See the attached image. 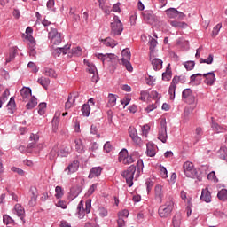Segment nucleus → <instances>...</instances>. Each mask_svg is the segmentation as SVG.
Returning a JSON list of instances; mask_svg holds the SVG:
<instances>
[{"instance_id": "obj_1", "label": "nucleus", "mask_w": 227, "mask_h": 227, "mask_svg": "<svg viewBox=\"0 0 227 227\" xmlns=\"http://www.w3.org/2000/svg\"><path fill=\"white\" fill-rule=\"evenodd\" d=\"M144 168L145 164L143 163V160H138L137 166L131 165L127 168V170H124L121 173V176L125 178L129 187H132L134 185V175L135 178H139Z\"/></svg>"}, {"instance_id": "obj_2", "label": "nucleus", "mask_w": 227, "mask_h": 227, "mask_svg": "<svg viewBox=\"0 0 227 227\" xmlns=\"http://www.w3.org/2000/svg\"><path fill=\"white\" fill-rule=\"evenodd\" d=\"M173 208H175V202H173V200L169 199L165 202V204L159 207L158 214L160 217L166 219L171 215Z\"/></svg>"}, {"instance_id": "obj_3", "label": "nucleus", "mask_w": 227, "mask_h": 227, "mask_svg": "<svg viewBox=\"0 0 227 227\" xmlns=\"http://www.w3.org/2000/svg\"><path fill=\"white\" fill-rule=\"evenodd\" d=\"M186 82H187V77H185V75L174 76L168 89V95H170V100H175L176 85L180 84V82L181 84H185Z\"/></svg>"}, {"instance_id": "obj_4", "label": "nucleus", "mask_w": 227, "mask_h": 227, "mask_svg": "<svg viewBox=\"0 0 227 227\" xmlns=\"http://www.w3.org/2000/svg\"><path fill=\"white\" fill-rule=\"evenodd\" d=\"M111 36H120L123 33V23L120 20L118 16H114L111 22Z\"/></svg>"}, {"instance_id": "obj_5", "label": "nucleus", "mask_w": 227, "mask_h": 227, "mask_svg": "<svg viewBox=\"0 0 227 227\" xmlns=\"http://www.w3.org/2000/svg\"><path fill=\"white\" fill-rule=\"evenodd\" d=\"M130 50L129 48L122 50V58L120 60V65H123L128 72H132V70H134V68L132 67V64H130Z\"/></svg>"}, {"instance_id": "obj_6", "label": "nucleus", "mask_w": 227, "mask_h": 227, "mask_svg": "<svg viewBox=\"0 0 227 227\" xmlns=\"http://www.w3.org/2000/svg\"><path fill=\"white\" fill-rule=\"evenodd\" d=\"M183 169L185 176L188 178H196L198 172H196V168H194V164H192V162H184L183 165Z\"/></svg>"}, {"instance_id": "obj_7", "label": "nucleus", "mask_w": 227, "mask_h": 227, "mask_svg": "<svg viewBox=\"0 0 227 227\" xmlns=\"http://www.w3.org/2000/svg\"><path fill=\"white\" fill-rule=\"evenodd\" d=\"M48 38L51 40V43H53V45H59L61 42L63 41V37H61V33L58 32V29L51 28V31L48 34Z\"/></svg>"}, {"instance_id": "obj_8", "label": "nucleus", "mask_w": 227, "mask_h": 227, "mask_svg": "<svg viewBox=\"0 0 227 227\" xmlns=\"http://www.w3.org/2000/svg\"><path fill=\"white\" fill-rule=\"evenodd\" d=\"M182 98L186 104H198L196 96L192 93L191 89H184L182 93Z\"/></svg>"}, {"instance_id": "obj_9", "label": "nucleus", "mask_w": 227, "mask_h": 227, "mask_svg": "<svg viewBox=\"0 0 227 227\" xmlns=\"http://www.w3.org/2000/svg\"><path fill=\"white\" fill-rule=\"evenodd\" d=\"M165 13L168 19H179V20H184V19H185V13L176 8H168L165 11Z\"/></svg>"}, {"instance_id": "obj_10", "label": "nucleus", "mask_w": 227, "mask_h": 227, "mask_svg": "<svg viewBox=\"0 0 227 227\" xmlns=\"http://www.w3.org/2000/svg\"><path fill=\"white\" fill-rule=\"evenodd\" d=\"M84 64L87 65L88 72L92 74L91 81L92 82H98V72L97 71V67L90 63L89 60L84 59Z\"/></svg>"}, {"instance_id": "obj_11", "label": "nucleus", "mask_w": 227, "mask_h": 227, "mask_svg": "<svg viewBox=\"0 0 227 227\" xmlns=\"http://www.w3.org/2000/svg\"><path fill=\"white\" fill-rule=\"evenodd\" d=\"M158 139L161 143H166V141H168V129L166 126V121H161L160 122V129L159 130Z\"/></svg>"}, {"instance_id": "obj_12", "label": "nucleus", "mask_w": 227, "mask_h": 227, "mask_svg": "<svg viewBox=\"0 0 227 227\" xmlns=\"http://www.w3.org/2000/svg\"><path fill=\"white\" fill-rule=\"evenodd\" d=\"M129 135L131 137L133 143L137 145V146H141L143 145V140L139 136H137V129L134 127L129 128Z\"/></svg>"}, {"instance_id": "obj_13", "label": "nucleus", "mask_w": 227, "mask_h": 227, "mask_svg": "<svg viewBox=\"0 0 227 227\" xmlns=\"http://www.w3.org/2000/svg\"><path fill=\"white\" fill-rule=\"evenodd\" d=\"M96 57H98V59H101L103 63H105L106 61H111L112 63H114V61H118V57L113 53H98L96 54Z\"/></svg>"}, {"instance_id": "obj_14", "label": "nucleus", "mask_w": 227, "mask_h": 227, "mask_svg": "<svg viewBox=\"0 0 227 227\" xmlns=\"http://www.w3.org/2000/svg\"><path fill=\"white\" fill-rule=\"evenodd\" d=\"M164 198V191H162V185L158 184L154 188V200L158 203H162Z\"/></svg>"}, {"instance_id": "obj_15", "label": "nucleus", "mask_w": 227, "mask_h": 227, "mask_svg": "<svg viewBox=\"0 0 227 227\" xmlns=\"http://www.w3.org/2000/svg\"><path fill=\"white\" fill-rule=\"evenodd\" d=\"M205 78V84L207 86H213L214 82H215V74L214 72H209L202 74Z\"/></svg>"}, {"instance_id": "obj_16", "label": "nucleus", "mask_w": 227, "mask_h": 227, "mask_svg": "<svg viewBox=\"0 0 227 227\" xmlns=\"http://www.w3.org/2000/svg\"><path fill=\"white\" fill-rule=\"evenodd\" d=\"M145 22L147 24H153L156 20L155 14L152 11H145L143 12Z\"/></svg>"}, {"instance_id": "obj_17", "label": "nucleus", "mask_w": 227, "mask_h": 227, "mask_svg": "<svg viewBox=\"0 0 227 227\" xmlns=\"http://www.w3.org/2000/svg\"><path fill=\"white\" fill-rule=\"evenodd\" d=\"M78 170H79V161L74 160L71 164H69L65 168V173H67V175H72V173H75Z\"/></svg>"}, {"instance_id": "obj_18", "label": "nucleus", "mask_w": 227, "mask_h": 227, "mask_svg": "<svg viewBox=\"0 0 227 227\" xmlns=\"http://www.w3.org/2000/svg\"><path fill=\"white\" fill-rule=\"evenodd\" d=\"M38 199V190L35 187L30 188V200L28 204L30 207H35L36 205V200Z\"/></svg>"}, {"instance_id": "obj_19", "label": "nucleus", "mask_w": 227, "mask_h": 227, "mask_svg": "<svg viewBox=\"0 0 227 227\" xmlns=\"http://www.w3.org/2000/svg\"><path fill=\"white\" fill-rule=\"evenodd\" d=\"M200 200L201 201H205V203H210L212 201V193H210L208 188L202 189Z\"/></svg>"}, {"instance_id": "obj_20", "label": "nucleus", "mask_w": 227, "mask_h": 227, "mask_svg": "<svg viewBox=\"0 0 227 227\" xmlns=\"http://www.w3.org/2000/svg\"><path fill=\"white\" fill-rule=\"evenodd\" d=\"M68 51H70V44H67L64 47L57 48L52 51L53 56L59 57L61 54H67Z\"/></svg>"}, {"instance_id": "obj_21", "label": "nucleus", "mask_w": 227, "mask_h": 227, "mask_svg": "<svg viewBox=\"0 0 227 227\" xmlns=\"http://www.w3.org/2000/svg\"><path fill=\"white\" fill-rule=\"evenodd\" d=\"M20 93L22 97L23 102H27L31 98V89L29 87H24L20 90Z\"/></svg>"}, {"instance_id": "obj_22", "label": "nucleus", "mask_w": 227, "mask_h": 227, "mask_svg": "<svg viewBox=\"0 0 227 227\" xmlns=\"http://www.w3.org/2000/svg\"><path fill=\"white\" fill-rule=\"evenodd\" d=\"M82 192V186L79 184H74L70 189L69 194L72 198H77V196H79V194H81Z\"/></svg>"}, {"instance_id": "obj_23", "label": "nucleus", "mask_w": 227, "mask_h": 227, "mask_svg": "<svg viewBox=\"0 0 227 227\" xmlns=\"http://www.w3.org/2000/svg\"><path fill=\"white\" fill-rule=\"evenodd\" d=\"M198 103H188V106L184 108V119L187 120L189 118V114L194 111L195 107H197Z\"/></svg>"}, {"instance_id": "obj_24", "label": "nucleus", "mask_w": 227, "mask_h": 227, "mask_svg": "<svg viewBox=\"0 0 227 227\" xmlns=\"http://www.w3.org/2000/svg\"><path fill=\"white\" fill-rule=\"evenodd\" d=\"M147 150H146V154L148 157H155V154L157 153L156 148L157 146L154 144L148 143L146 145Z\"/></svg>"}, {"instance_id": "obj_25", "label": "nucleus", "mask_w": 227, "mask_h": 227, "mask_svg": "<svg viewBox=\"0 0 227 227\" xmlns=\"http://www.w3.org/2000/svg\"><path fill=\"white\" fill-rule=\"evenodd\" d=\"M151 63L153 65V70H160L162 69V59H152V55H151Z\"/></svg>"}, {"instance_id": "obj_26", "label": "nucleus", "mask_w": 227, "mask_h": 227, "mask_svg": "<svg viewBox=\"0 0 227 227\" xmlns=\"http://www.w3.org/2000/svg\"><path fill=\"white\" fill-rule=\"evenodd\" d=\"M100 175H102V168L95 167L90 169L89 178H95L97 176H100Z\"/></svg>"}, {"instance_id": "obj_27", "label": "nucleus", "mask_w": 227, "mask_h": 227, "mask_svg": "<svg viewBox=\"0 0 227 227\" xmlns=\"http://www.w3.org/2000/svg\"><path fill=\"white\" fill-rule=\"evenodd\" d=\"M211 129L216 132V134H221L226 132V128L224 126L219 125L217 122L212 121Z\"/></svg>"}, {"instance_id": "obj_28", "label": "nucleus", "mask_w": 227, "mask_h": 227, "mask_svg": "<svg viewBox=\"0 0 227 227\" xmlns=\"http://www.w3.org/2000/svg\"><path fill=\"white\" fill-rule=\"evenodd\" d=\"M170 25L172 27H176V29H185V27H187V23L184 21H170Z\"/></svg>"}, {"instance_id": "obj_29", "label": "nucleus", "mask_w": 227, "mask_h": 227, "mask_svg": "<svg viewBox=\"0 0 227 227\" xmlns=\"http://www.w3.org/2000/svg\"><path fill=\"white\" fill-rule=\"evenodd\" d=\"M103 43L106 47H111L112 49H114V47H116V45H118V42H116L114 39H113L111 37H107L106 39H105L103 41Z\"/></svg>"}, {"instance_id": "obj_30", "label": "nucleus", "mask_w": 227, "mask_h": 227, "mask_svg": "<svg viewBox=\"0 0 227 227\" xmlns=\"http://www.w3.org/2000/svg\"><path fill=\"white\" fill-rule=\"evenodd\" d=\"M14 214L18 215V217H22L24 214H26V211L24 210V207L20 204H16L14 206Z\"/></svg>"}, {"instance_id": "obj_31", "label": "nucleus", "mask_w": 227, "mask_h": 227, "mask_svg": "<svg viewBox=\"0 0 227 227\" xmlns=\"http://www.w3.org/2000/svg\"><path fill=\"white\" fill-rule=\"evenodd\" d=\"M171 67L170 64H168L167 66L166 72H164L162 74V80L163 81H171L172 73H171V67Z\"/></svg>"}, {"instance_id": "obj_32", "label": "nucleus", "mask_w": 227, "mask_h": 227, "mask_svg": "<svg viewBox=\"0 0 227 227\" xmlns=\"http://www.w3.org/2000/svg\"><path fill=\"white\" fill-rule=\"evenodd\" d=\"M172 224L173 227H180V224H182V215H175L172 219Z\"/></svg>"}, {"instance_id": "obj_33", "label": "nucleus", "mask_w": 227, "mask_h": 227, "mask_svg": "<svg viewBox=\"0 0 227 227\" xmlns=\"http://www.w3.org/2000/svg\"><path fill=\"white\" fill-rule=\"evenodd\" d=\"M75 143V150L78 153H84V145L82 144V140L76 139Z\"/></svg>"}, {"instance_id": "obj_34", "label": "nucleus", "mask_w": 227, "mask_h": 227, "mask_svg": "<svg viewBox=\"0 0 227 227\" xmlns=\"http://www.w3.org/2000/svg\"><path fill=\"white\" fill-rule=\"evenodd\" d=\"M37 82L43 86V88L47 89L51 84V80L49 78L41 77L37 80Z\"/></svg>"}, {"instance_id": "obj_35", "label": "nucleus", "mask_w": 227, "mask_h": 227, "mask_svg": "<svg viewBox=\"0 0 227 227\" xmlns=\"http://www.w3.org/2000/svg\"><path fill=\"white\" fill-rule=\"evenodd\" d=\"M44 75H46V77H51L52 79H56V77H58V74H56L54 69L47 67L44 69Z\"/></svg>"}, {"instance_id": "obj_36", "label": "nucleus", "mask_w": 227, "mask_h": 227, "mask_svg": "<svg viewBox=\"0 0 227 227\" xmlns=\"http://www.w3.org/2000/svg\"><path fill=\"white\" fill-rule=\"evenodd\" d=\"M75 103V98H72V94L68 96L67 101L65 104V109H71L72 106Z\"/></svg>"}, {"instance_id": "obj_37", "label": "nucleus", "mask_w": 227, "mask_h": 227, "mask_svg": "<svg viewBox=\"0 0 227 227\" xmlns=\"http://www.w3.org/2000/svg\"><path fill=\"white\" fill-rule=\"evenodd\" d=\"M108 107H114L116 106V95L109 94L108 95Z\"/></svg>"}, {"instance_id": "obj_38", "label": "nucleus", "mask_w": 227, "mask_h": 227, "mask_svg": "<svg viewBox=\"0 0 227 227\" xmlns=\"http://www.w3.org/2000/svg\"><path fill=\"white\" fill-rule=\"evenodd\" d=\"M149 44L150 59H152V54H153V51H155V47H157V40H155L154 38H151V40L149 41Z\"/></svg>"}, {"instance_id": "obj_39", "label": "nucleus", "mask_w": 227, "mask_h": 227, "mask_svg": "<svg viewBox=\"0 0 227 227\" xmlns=\"http://www.w3.org/2000/svg\"><path fill=\"white\" fill-rule=\"evenodd\" d=\"M217 198L221 201H226V200H227V190L226 189H222L221 191H219L218 194H217Z\"/></svg>"}, {"instance_id": "obj_40", "label": "nucleus", "mask_w": 227, "mask_h": 227, "mask_svg": "<svg viewBox=\"0 0 227 227\" xmlns=\"http://www.w3.org/2000/svg\"><path fill=\"white\" fill-rule=\"evenodd\" d=\"M59 156V148L58 146H54L51 151L50 152V159H56V157Z\"/></svg>"}, {"instance_id": "obj_41", "label": "nucleus", "mask_w": 227, "mask_h": 227, "mask_svg": "<svg viewBox=\"0 0 227 227\" xmlns=\"http://www.w3.org/2000/svg\"><path fill=\"white\" fill-rule=\"evenodd\" d=\"M37 104L36 98L32 97L30 101L26 105V107L27 109H34V107H36Z\"/></svg>"}, {"instance_id": "obj_42", "label": "nucleus", "mask_w": 227, "mask_h": 227, "mask_svg": "<svg viewBox=\"0 0 227 227\" xmlns=\"http://www.w3.org/2000/svg\"><path fill=\"white\" fill-rule=\"evenodd\" d=\"M82 113L83 116H90V114L91 113V107H90L89 104H84L82 106Z\"/></svg>"}, {"instance_id": "obj_43", "label": "nucleus", "mask_w": 227, "mask_h": 227, "mask_svg": "<svg viewBox=\"0 0 227 227\" xmlns=\"http://www.w3.org/2000/svg\"><path fill=\"white\" fill-rule=\"evenodd\" d=\"M128 155H129V151H127V149H122L119 153V162H124Z\"/></svg>"}, {"instance_id": "obj_44", "label": "nucleus", "mask_w": 227, "mask_h": 227, "mask_svg": "<svg viewBox=\"0 0 227 227\" xmlns=\"http://www.w3.org/2000/svg\"><path fill=\"white\" fill-rule=\"evenodd\" d=\"M221 27H223V24L218 23L215 27H214L213 31L211 33L212 38H215L217 35H219V31H221Z\"/></svg>"}, {"instance_id": "obj_45", "label": "nucleus", "mask_w": 227, "mask_h": 227, "mask_svg": "<svg viewBox=\"0 0 227 227\" xmlns=\"http://www.w3.org/2000/svg\"><path fill=\"white\" fill-rule=\"evenodd\" d=\"M200 63H207V65H212V63H214V55L210 54L207 59H200Z\"/></svg>"}, {"instance_id": "obj_46", "label": "nucleus", "mask_w": 227, "mask_h": 227, "mask_svg": "<svg viewBox=\"0 0 227 227\" xmlns=\"http://www.w3.org/2000/svg\"><path fill=\"white\" fill-rule=\"evenodd\" d=\"M77 209H78V214L80 215L79 216L80 219H82V217H84V204L82 203V201H81L78 204Z\"/></svg>"}, {"instance_id": "obj_47", "label": "nucleus", "mask_w": 227, "mask_h": 227, "mask_svg": "<svg viewBox=\"0 0 227 227\" xmlns=\"http://www.w3.org/2000/svg\"><path fill=\"white\" fill-rule=\"evenodd\" d=\"M55 197L57 198V200H59V198L63 197V188H61V186H57L55 188Z\"/></svg>"}, {"instance_id": "obj_48", "label": "nucleus", "mask_w": 227, "mask_h": 227, "mask_svg": "<svg viewBox=\"0 0 227 227\" xmlns=\"http://www.w3.org/2000/svg\"><path fill=\"white\" fill-rule=\"evenodd\" d=\"M220 159H222V160H226L227 162V148L226 147H223L220 149Z\"/></svg>"}, {"instance_id": "obj_49", "label": "nucleus", "mask_w": 227, "mask_h": 227, "mask_svg": "<svg viewBox=\"0 0 227 227\" xmlns=\"http://www.w3.org/2000/svg\"><path fill=\"white\" fill-rule=\"evenodd\" d=\"M38 107H39L38 114L41 116H43V114H45V107H47V104L46 103H41V104H39Z\"/></svg>"}, {"instance_id": "obj_50", "label": "nucleus", "mask_w": 227, "mask_h": 227, "mask_svg": "<svg viewBox=\"0 0 227 227\" xmlns=\"http://www.w3.org/2000/svg\"><path fill=\"white\" fill-rule=\"evenodd\" d=\"M26 40H27V42H29V47H35V45H36V43H35V37H33V35H31V34H27L26 36Z\"/></svg>"}, {"instance_id": "obj_51", "label": "nucleus", "mask_w": 227, "mask_h": 227, "mask_svg": "<svg viewBox=\"0 0 227 227\" xmlns=\"http://www.w3.org/2000/svg\"><path fill=\"white\" fill-rule=\"evenodd\" d=\"M207 180H211V182H219V179H217V176H215V172L212 171L207 175Z\"/></svg>"}, {"instance_id": "obj_52", "label": "nucleus", "mask_w": 227, "mask_h": 227, "mask_svg": "<svg viewBox=\"0 0 227 227\" xmlns=\"http://www.w3.org/2000/svg\"><path fill=\"white\" fill-rule=\"evenodd\" d=\"M196 63L194 61H187L184 63L186 70H193Z\"/></svg>"}, {"instance_id": "obj_53", "label": "nucleus", "mask_w": 227, "mask_h": 227, "mask_svg": "<svg viewBox=\"0 0 227 227\" xmlns=\"http://www.w3.org/2000/svg\"><path fill=\"white\" fill-rule=\"evenodd\" d=\"M72 52L74 56H82V49L81 47L73 48Z\"/></svg>"}, {"instance_id": "obj_54", "label": "nucleus", "mask_w": 227, "mask_h": 227, "mask_svg": "<svg viewBox=\"0 0 227 227\" xmlns=\"http://www.w3.org/2000/svg\"><path fill=\"white\" fill-rule=\"evenodd\" d=\"M58 125H59V118L54 117L52 120V129L54 132L58 130Z\"/></svg>"}, {"instance_id": "obj_55", "label": "nucleus", "mask_w": 227, "mask_h": 227, "mask_svg": "<svg viewBox=\"0 0 227 227\" xmlns=\"http://www.w3.org/2000/svg\"><path fill=\"white\" fill-rule=\"evenodd\" d=\"M118 217H120L121 219H127V217H129V210L124 209L119 212Z\"/></svg>"}, {"instance_id": "obj_56", "label": "nucleus", "mask_w": 227, "mask_h": 227, "mask_svg": "<svg viewBox=\"0 0 227 227\" xmlns=\"http://www.w3.org/2000/svg\"><path fill=\"white\" fill-rule=\"evenodd\" d=\"M3 221L4 224H12V223H13V219L8 215H4Z\"/></svg>"}, {"instance_id": "obj_57", "label": "nucleus", "mask_w": 227, "mask_h": 227, "mask_svg": "<svg viewBox=\"0 0 227 227\" xmlns=\"http://www.w3.org/2000/svg\"><path fill=\"white\" fill-rule=\"evenodd\" d=\"M148 132H150V126L145 124L142 127V134L146 137V136H148Z\"/></svg>"}, {"instance_id": "obj_58", "label": "nucleus", "mask_w": 227, "mask_h": 227, "mask_svg": "<svg viewBox=\"0 0 227 227\" xmlns=\"http://www.w3.org/2000/svg\"><path fill=\"white\" fill-rule=\"evenodd\" d=\"M97 190V184H93L88 190L87 194L88 196H91Z\"/></svg>"}, {"instance_id": "obj_59", "label": "nucleus", "mask_w": 227, "mask_h": 227, "mask_svg": "<svg viewBox=\"0 0 227 227\" xmlns=\"http://www.w3.org/2000/svg\"><path fill=\"white\" fill-rule=\"evenodd\" d=\"M11 170L13 171V173H17L18 175H20V176H24V170L19 168L12 167Z\"/></svg>"}, {"instance_id": "obj_60", "label": "nucleus", "mask_w": 227, "mask_h": 227, "mask_svg": "<svg viewBox=\"0 0 227 227\" xmlns=\"http://www.w3.org/2000/svg\"><path fill=\"white\" fill-rule=\"evenodd\" d=\"M104 150L106 152V153H109L113 150V146L111 145V142H106L104 145Z\"/></svg>"}, {"instance_id": "obj_61", "label": "nucleus", "mask_w": 227, "mask_h": 227, "mask_svg": "<svg viewBox=\"0 0 227 227\" xmlns=\"http://www.w3.org/2000/svg\"><path fill=\"white\" fill-rule=\"evenodd\" d=\"M160 176L163 178H168V170L166 169V167L160 166Z\"/></svg>"}, {"instance_id": "obj_62", "label": "nucleus", "mask_w": 227, "mask_h": 227, "mask_svg": "<svg viewBox=\"0 0 227 227\" xmlns=\"http://www.w3.org/2000/svg\"><path fill=\"white\" fill-rule=\"evenodd\" d=\"M70 153L68 152V150L67 148L61 149L60 152L59 153V155L60 157H68V154Z\"/></svg>"}, {"instance_id": "obj_63", "label": "nucleus", "mask_w": 227, "mask_h": 227, "mask_svg": "<svg viewBox=\"0 0 227 227\" xmlns=\"http://www.w3.org/2000/svg\"><path fill=\"white\" fill-rule=\"evenodd\" d=\"M151 98H154V99H158L160 98V94H159V92H157L156 90H153L150 94Z\"/></svg>"}, {"instance_id": "obj_64", "label": "nucleus", "mask_w": 227, "mask_h": 227, "mask_svg": "<svg viewBox=\"0 0 227 227\" xmlns=\"http://www.w3.org/2000/svg\"><path fill=\"white\" fill-rule=\"evenodd\" d=\"M107 211H106V208H104V207H100L99 208V215H100V217H107Z\"/></svg>"}]
</instances>
